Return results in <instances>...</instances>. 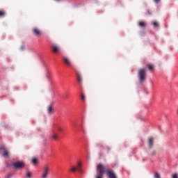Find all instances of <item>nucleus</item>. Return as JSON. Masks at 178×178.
Listing matches in <instances>:
<instances>
[{
  "instance_id": "nucleus-1",
  "label": "nucleus",
  "mask_w": 178,
  "mask_h": 178,
  "mask_svg": "<svg viewBox=\"0 0 178 178\" xmlns=\"http://www.w3.org/2000/svg\"><path fill=\"white\" fill-rule=\"evenodd\" d=\"M106 172V168L102 164H97V176L95 178H103Z\"/></svg>"
},
{
  "instance_id": "nucleus-2",
  "label": "nucleus",
  "mask_w": 178,
  "mask_h": 178,
  "mask_svg": "<svg viewBox=\"0 0 178 178\" xmlns=\"http://www.w3.org/2000/svg\"><path fill=\"white\" fill-rule=\"evenodd\" d=\"M138 77L139 82L140 83H143L147 79V73L145 68H142L138 70Z\"/></svg>"
},
{
  "instance_id": "nucleus-3",
  "label": "nucleus",
  "mask_w": 178,
  "mask_h": 178,
  "mask_svg": "<svg viewBox=\"0 0 178 178\" xmlns=\"http://www.w3.org/2000/svg\"><path fill=\"white\" fill-rule=\"evenodd\" d=\"M50 169L48 165H44L42 169V172L41 175V178H47L49 175Z\"/></svg>"
},
{
  "instance_id": "nucleus-4",
  "label": "nucleus",
  "mask_w": 178,
  "mask_h": 178,
  "mask_svg": "<svg viewBox=\"0 0 178 178\" xmlns=\"http://www.w3.org/2000/svg\"><path fill=\"white\" fill-rule=\"evenodd\" d=\"M51 50L53 53L58 54L61 53V48L58 44H52L51 46Z\"/></svg>"
},
{
  "instance_id": "nucleus-5",
  "label": "nucleus",
  "mask_w": 178,
  "mask_h": 178,
  "mask_svg": "<svg viewBox=\"0 0 178 178\" xmlns=\"http://www.w3.org/2000/svg\"><path fill=\"white\" fill-rule=\"evenodd\" d=\"M13 166H14L15 169H23L25 167V163L24 161H17L13 163Z\"/></svg>"
},
{
  "instance_id": "nucleus-6",
  "label": "nucleus",
  "mask_w": 178,
  "mask_h": 178,
  "mask_svg": "<svg viewBox=\"0 0 178 178\" xmlns=\"http://www.w3.org/2000/svg\"><path fill=\"white\" fill-rule=\"evenodd\" d=\"M54 102H51L50 104H49L47 107L48 114L52 115L53 113H54L55 110H54Z\"/></svg>"
},
{
  "instance_id": "nucleus-7",
  "label": "nucleus",
  "mask_w": 178,
  "mask_h": 178,
  "mask_svg": "<svg viewBox=\"0 0 178 178\" xmlns=\"http://www.w3.org/2000/svg\"><path fill=\"white\" fill-rule=\"evenodd\" d=\"M32 33L35 36H40L42 34V31L38 27L32 28Z\"/></svg>"
},
{
  "instance_id": "nucleus-8",
  "label": "nucleus",
  "mask_w": 178,
  "mask_h": 178,
  "mask_svg": "<svg viewBox=\"0 0 178 178\" xmlns=\"http://www.w3.org/2000/svg\"><path fill=\"white\" fill-rule=\"evenodd\" d=\"M63 61L65 65L70 67H72V63L71 60L67 57H63Z\"/></svg>"
},
{
  "instance_id": "nucleus-9",
  "label": "nucleus",
  "mask_w": 178,
  "mask_h": 178,
  "mask_svg": "<svg viewBox=\"0 0 178 178\" xmlns=\"http://www.w3.org/2000/svg\"><path fill=\"white\" fill-rule=\"evenodd\" d=\"M106 176L108 177V178H117L115 174L114 173V172L113 170H107L106 171Z\"/></svg>"
},
{
  "instance_id": "nucleus-10",
  "label": "nucleus",
  "mask_w": 178,
  "mask_h": 178,
  "mask_svg": "<svg viewBox=\"0 0 178 178\" xmlns=\"http://www.w3.org/2000/svg\"><path fill=\"white\" fill-rule=\"evenodd\" d=\"M154 138H152V136H150L149 138H148V147L149 149H152L154 147Z\"/></svg>"
},
{
  "instance_id": "nucleus-11",
  "label": "nucleus",
  "mask_w": 178,
  "mask_h": 178,
  "mask_svg": "<svg viewBox=\"0 0 178 178\" xmlns=\"http://www.w3.org/2000/svg\"><path fill=\"white\" fill-rule=\"evenodd\" d=\"M76 79L79 83H81L83 81L81 74L79 72H76Z\"/></svg>"
},
{
  "instance_id": "nucleus-12",
  "label": "nucleus",
  "mask_w": 178,
  "mask_h": 178,
  "mask_svg": "<svg viewBox=\"0 0 178 178\" xmlns=\"http://www.w3.org/2000/svg\"><path fill=\"white\" fill-rule=\"evenodd\" d=\"M49 138L51 140H56L58 138V134H51V135H50Z\"/></svg>"
},
{
  "instance_id": "nucleus-13",
  "label": "nucleus",
  "mask_w": 178,
  "mask_h": 178,
  "mask_svg": "<svg viewBox=\"0 0 178 178\" xmlns=\"http://www.w3.org/2000/svg\"><path fill=\"white\" fill-rule=\"evenodd\" d=\"M138 26L141 27V28H145L147 26V22L145 21H139L138 22Z\"/></svg>"
},
{
  "instance_id": "nucleus-14",
  "label": "nucleus",
  "mask_w": 178,
  "mask_h": 178,
  "mask_svg": "<svg viewBox=\"0 0 178 178\" xmlns=\"http://www.w3.org/2000/svg\"><path fill=\"white\" fill-rule=\"evenodd\" d=\"M147 67L150 72H153L154 70V65L152 64H147Z\"/></svg>"
},
{
  "instance_id": "nucleus-15",
  "label": "nucleus",
  "mask_w": 178,
  "mask_h": 178,
  "mask_svg": "<svg viewBox=\"0 0 178 178\" xmlns=\"http://www.w3.org/2000/svg\"><path fill=\"white\" fill-rule=\"evenodd\" d=\"M81 167V163H78V165H77L76 168V170L79 173H82V172H83V171H82Z\"/></svg>"
},
{
  "instance_id": "nucleus-16",
  "label": "nucleus",
  "mask_w": 178,
  "mask_h": 178,
  "mask_svg": "<svg viewBox=\"0 0 178 178\" xmlns=\"http://www.w3.org/2000/svg\"><path fill=\"white\" fill-rule=\"evenodd\" d=\"M152 25L154 28H158L159 26V24L156 21H152Z\"/></svg>"
},
{
  "instance_id": "nucleus-17",
  "label": "nucleus",
  "mask_w": 178,
  "mask_h": 178,
  "mask_svg": "<svg viewBox=\"0 0 178 178\" xmlns=\"http://www.w3.org/2000/svg\"><path fill=\"white\" fill-rule=\"evenodd\" d=\"M6 15V13L3 10H0V17H4Z\"/></svg>"
},
{
  "instance_id": "nucleus-18",
  "label": "nucleus",
  "mask_w": 178,
  "mask_h": 178,
  "mask_svg": "<svg viewBox=\"0 0 178 178\" xmlns=\"http://www.w3.org/2000/svg\"><path fill=\"white\" fill-rule=\"evenodd\" d=\"M3 156L4 157H9V152H7V150H4V153H3Z\"/></svg>"
},
{
  "instance_id": "nucleus-19",
  "label": "nucleus",
  "mask_w": 178,
  "mask_h": 178,
  "mask_svg": "<svg viewBox=\"0 0 178 178\" xmlns=\"http://www.w3.org/2000/svg\"><path fill=\"white\" fill-rule=\"evenodd\" d=\"M31 161H32V163H33L34 165H36L38 163V159H32Z\"/></svg>"
},
{
  "instance_id": "nucleus-20",
  "label": "nucleus",
  "mask_w": 178,
  "mask_h": 178,
  "mask_svg": "<svg viewBox=\"0 0 178 178\" xmlns=\"http://www.w3.org/2000/svg\"><path fill=\"white\" fill-rule=\"evenodd\" d=\"M26 177L31 178L32 174L30 172H26Z\"/></svg>"
},
{
  "instance_id": "nucleus-21",
  "label": "nucleus",
  "mask_w": 178,
  "mask_h": 178,
  "mask_svg": "<svg viewBox=\"0 0 178 178\" xmlns=\"http://www.w3.org/2000/svg\"><path fill=\"white\" fill-rule=\"evenodd\" d=\"M154 178H161V175L159 173L156 172L154 175Z\"/></svg>"
},
{
  "instance_id": "nucleus-22",
  "label": "nucleus",
  "mask_w": 178,
  "mask_h": 178,
  "mask_svg": "<svg viewBox=\"0 0 178 178\" xmlns=\"http://www.w3.org/2000/svg\"><path fill=\"white\" fill-rule=\"evenodd\" d=\"M76 168H75L74 166H72V168L70 169V171L72 172H76Z\"/></svg>"
},
{
  "instance_id": "nucleus-23",
  "label": "nucleus",
  "mask_w": 178,
  "mask_h": 178,
  "mask_svg": "<svg viewBox=\"0 0 178 178\" xmlns=\"http://www.w3.org/2000/svg\"><path fill=\"white\" fill-rule=\"evenodd\" d=\"M81 99L82 101H85L86 97H85L84 94L81 95Z\"/></svg>"
},
{
  "instance_id": "nucleus-24",
  "label": "nucleus",
  "mask_w": 178,
  "mask_h": 178,
  "mask_svg": "<svg viewBox=\"0 0 178 178\" xmlns=\"http://www.w3.org/2000/svg\"><path fill=\"white\" fill-rule=\"evenodd\" d=\"M12 177H13L12 174H8L7 175H6V177H4V178H12Z\"/></svg>"
},
{
  "instance_id": "nucleus-25",
  "label": "nucleus",
  "mask_w": 178,
  "mask_h": 178,
  "mask_svg": "<svg viewBox=\"0 0 178 178\" xmlns=\"http://www.w3.org/2000/svg\"><path fill=\"white\" fill-rule=\"evenodd\" d=\"M111 147H109V146H106V152H110V151H111Z\"/></svg>"
},
{
  "instance_id": "nucleus-26",
  "label": "nucleus",
  "mask_w": 178,
  "mask_h": 178,
  "mask_svg": "<svg viewBox=\"0 0 178 178\" xmlns=\"http://www.w3.org/2000/svg\"><path fill=\"white\" fill-rule=\"evenodd\" d=\"M57 130L58 131H63V128H62V127H57Z\"/></svg>"
},
{
  "instance_id": "nucleus-27",
  "label": "nucleus",
  "mask_w": 178,
  "mask_h": 178,
  "mask_svg": "<svg viewBox=\"0 0 178 178\" xmlns=\"http://www.w3.org/2000/svg\"><path fill=\"white\" fill-rule=\"evenodd\" d=\"M171 178H178V175L177 174H173L172 175Z\"/></svg>"
},
{
  "instance_id": "nucleus-28",
  "label": "nucleus",
  "mask_w": 178,
  "mask_h": 178,
  "mask_svg": "<svg viewBox=\"0 0 178 178\" xmlns=\"http://www.w3.org/2000/svg\"><path fill=\"white\" fill-rule=\"evenodd\" d=\"M152 156H154L156 155V152L155 150H153V152H152L151 154H150Z\"/></svg>"
},
{
  "instance_id": "nucleus-29",
  "label": "nucleus",
  "mask_w": 178,
  "mask_h": 178,
  "mask_svg": "<svg viewBox=\"0 0 178 178\" xmlns=\"http://www.w3.org/2000/svg\"><path fill=\"white\" fill-rule=\"evenodd\" d=\"M154 1L156 3H159L161 2V0H154Z\"/></svg>"
},
{
  "instance_id": "nucleus-30",
  "label": "nucleus",
  "mask_w": 178,
  "mask_h": 178,
  "mask_svg": "<svg viewBox=\"0 0 178 178\" xmlns=\"http://www.w3.org/2000/svg\"><path fill=\"white\" fill-rule=\"evenodd\" d=\"M0 149L5 150V146H1V147H0Z\"/></svg>"
},
{
  "instance_id": "nucleus-31",
  "label": "nucleus",
  "mask_w": 178,
  "mask_h": 178,
  "mask_svg": "<svg viewBox=\"0 0 178 178\" xmlns=\"http://www.w3.org/2000/svg\"><path fill=\"white\" fill-rule=\"evenodd\" d=\"M177 15H178V12H177Z\"/></svg>"
},
{
  "instance_id": "nucleus-32",
  "label": "nucleus",
  "mask_w": 178,
  "mask_h": 178,
  "mask_svg": "<svg viewBox=\"0 0 178 178\" xmlns=\"http://www.w3.org/2000/svg\"><path fill=\"white\" fill-rule=\"evenodd\" d=\"M177 113H178V111H177Z\"/></svg>"
}]
</instances>
